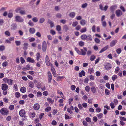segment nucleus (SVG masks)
<instances>
[{
  "mask_svg": "<svg viewBox=\"0 0 126 126\" xmlns=\"http://www.w3.org/2000/svg\"><path fill=\"white\" fill-rule=\"evenodd\" d=\"M80 24L82 26L85 25L86 23V21L84 19H82L80 21Z\"/></svg>",
  "mask_w": 126,
  "mask_h": 126,
  "instance_id": "412c9836",
  "label": "nucleus"
},
{
  "mask_svg": "<svg viewBox=\"0 0 126 126\" xmlns=\"http://www.w3.org/2000/svg\"><path fill=\"white\" fill-rule=\"evenodd\" d=\"M76 18L78 20H80L82 19V17L81 16H77Z\"/></svg>",
  "mask_w": 126,
  "mask_h": 126,
  "instance_id": "8fccbe9b",
  "label": "nucleus"
},
{
  "mask_svg": "<svg viewBox=\"0 0 126 126\" xmlns=\"http://www.w3.org/2000/svg\"><path fill=\"white\" fill-rule=\"evenodd\" d=\"M63 30H65L66 32H67L69 29L67 25H66L63 26Z\"/></svg>",
  "mask_w": 126,
  "mask_h": 126,
  "instance_id": "cd10ccee",
  "label": "nucleus"
},
{
  "mask_svg": "<svg viewBox=\"0 0 126 126\" xmlns=\"http://www.w3.org/2000/svg\"><path fill=\"white\" fill-rule=\"evenodd\" d=\"M21 42L19 41H15V43L17 46H19L21 44Z\"/></svg>",
  "mask_w": 126,
  "mask_h": 126,
  "instance_id": "a18cd8bd",
  "label": "nucleus"
},
{
  "mask_svg": "<svg viewBox=\"0 0 126 126\" xmlns=\"http://www.w3.org/2000/svg\"><path fill=\"white\" fill-rule=\"evenodd\" d=\"M0 113L4 115H7L9 113V111L6 108H3L1 109L0 110Z\"/></svg>",
  "mask_w": 126,
  "mask_h": 126,
  "instance_id": "f03ea898",
  "label": "nucleus"
},
{
  "mask_svg": "<svg viewBox=\"0 0 126 126\" xmlns=\"http://www.w3.org/2000/svg\"><path fill=\"white\" fill-rule=\"evenodd\" d=\"M20 91L22 93H24L26 92V88L24 87H22L20 88Z\"/></svg>",
  "mask_w": 126,
  "mask_h": 126,
  "instance_id": "393cba45",
  "label": "nucleus"
},
{
  "mask_svg": "<svg viewBox=\"0 0 126 126\" xmlns=\"http://www.w3.org/2000/svg\"><path fill=\"white\" fill-rule=\"evenodd\" d=\"M24 47H23V49L24 50H26L27 49V46L28 45V44L27 43H25L24 44Z\"/></svg>",
  "mask_w": 126,
  "mask_h": 126,
  "instance_id": "5701e85b",
  "label": "nucleus"
},
{
  "mask_svg": "<svg viewBox=\"0 0 126 126\" xmlns=\"http://www.w3.org/2000/svg\"><path fill=\"white\" fill-rule=\"evenodd\" d=\"M48 83H50L52 79V74L50 72H48Z\"/></svg>",
  "mask_w": 126,
  "mask_h": 126,
  "instance_id": "f8f14e48",
  "label": "nucleus"
},
{
  "mask_svg": "<svg viewBox=\"0 0 126 126\" xmlns=\"http://www.w3.org/2000/svg\"><path fill=\"white\" fill-rule=\"evenodd\" d=\"M15 96L17 98L19 97L20 96V94L18 92H16L15 93Z\"/></svg>",
  "mask_w": 126,
  "mask_h": 126,
  "instance_id": "2f4dec72",
  "label": "nucleus"
},
{
  "mask_svg": "<svg viewBox=\"0 0 126 126\" xmlns=\"http://www.w3.org/2000/svg\"><path fill=\"white\" fill-rule=\"evenodd\" d=\"M78 107L80 110H82L83 108L82 105V104H79L78 105Z\"/></svg>",
  "mask_w": 126,
  "mask_h": 126,
  "instance_id": "de8ad7c7",
  "label": "nucleus"
},
{
  "mask_svg": "<svg viewBox=\"0 0 126 126\" xmlns=\"http://www.w3.org/2000/svg\"><path fill=\"white\" fill-rule=\"evenodd\" d=\"M108 48L109 46L108 45H107L101 49V50L99 52V53H102L103 52L106 51Z\"/></svg>",
  "mask_w": 126,
  "mask_h": 126,
  "instance_id": "4468645a",
  "label": "nucleus"
},
{
  "mask_svg": "<svg viewBox=\"0 0 126 126\" xmlns=\"http://www.w3.org/2000/svg\"><path fill=\"white\" fill-rule=\"evenodd\" d=\"M28 85L31 88H33L34 87V84L32 82H30L29 83Z\"/></svg>",
  "mask_w": 126,
  "mask_h": 126,
  "instance_id": "4be33fe9",
  "label": "nucleus"
},
{
  "mask_svg": "<svg viewBox=\"0 0 126 126\" xmlns=\"http://www.w3.org/2000/svg\"><path fill=\"white\" fill-rule=\"evenodd\" d=\"M25 111L23 109L20 110L19 112V114L21 116H23L25 114Z\"/></svg>",
  "mask_w": 126,
  "mask_h": 126,
  "instance_id": "ddd939ff",
  "label": "nucleus"
},
{
  "mask_svg": "<svg viewBox=\"0 0 126 126\" xmlns=\"http://www.w3.org/2000/svg\"><path fill=\"white\" fill-rule=\"evenodd\" d=\"M90 88L89 86H86L85 88V89L86 91L87 92H88L90 90Z\"/></svg>",
  "mask_w": 126,
  "mask_h": 126,
  "instance_id": "69168bd1",
  "label": "nucleus"
},
{
  "mask_svg": "<svg viewBox=\"0 0 126 126\" xmlns=\"http://www.w3.org/2000/svg\"><path fill=\"white\" fill-rule=\"evenodd\" d=\"M46 63L47 66H49L50 64V60L48 56L47 55L45 58Z\"/></svg>",
  "mask_w": 126,
  "mask_h": 126,
  "instance_id": "20e7f679",
  "label": "nucleus"
},
{
  "mask_svg": "<svg viewBox=\"0 0 126 126\" xmlns=\"http://www.w3.org/2000/svg\"><path fill=\"white\" fill-rule=\"evenodd\" d=\"M47 100L49 102L52 104L54 102V100H52L50 98H48L47 99Z\"/></svg>",
  "mask_w": 126,
  "mask_h": 126,
  "instance_id": "09e8293b",
  "label": "nucleus"
},
{
  "mask_svg": "<svg viewBox=\"0 0 126 126\" xmlns=\"http://www.w3.org/2000/svg\"><path fill=\"white\" fill-rule=\"evenodd\" d=\"M105 93L107 95H109L110 94V92L109 91L106 89L105 90Z\"/></svg>",
  "mask_w": 126,
  "mask_h": 126,
  "instance_id": "4d7b16f0",
  "label": "nucleus"
},
{
  "mask_svg": "<svg viewBox=\"0 0 126 126\" xmlns=\"http://www.w3.org/2000/svg\"><path fill=\"white\" fill-rule=\"evenodd\" d=\"M5 49V46L4 45H1L0 46V51H3Z\"/></svg>",
  "mask_w": 126,
  "mask_h": 126,
  "instance_id": "bb28decb",
  "label": "nucleus"
},
{
  "mask_svg": "<svg viewBox=\"0 0 126 126\" xmlns=\"http://www.w3.org/2000/svg\"><path fill=\"white\" fill-rule=\"evenodd\" d=\"M81 26L80 25H78L76 27L75 29L76 30H78L80 29Z\"/></svg>",
  "mask_w": 126,
  "mask_h": 126,
  "instance_id": "774afa93",
  "label": "nucleus"
},
{
  "mask_svg": "<svg viewBox=\"0 0 126 126\" xmlns=\"http://www.w3.org/2000/svg\"><path fill=\"white\" fill-rule=\"evenodd\" d=\"M75 50L77 53L79 55H85L86 54V52L84 51L82 49H80L81 51H80L78 48L76 47H75Z\"/></svg>",
  "mask_w": 126,
  "mask_h": 126,
  "instance_id": "f257e3e1",
  "label": "nucleus"
},
{
  "mask_svg": "<svg viewBox=\"0 0 126 126\" xmlns=\"http://www.w3.org/2000/svg\"><path fill=\"white\" fill-rule=\"evenodd\" d=\"M5 34L8 36H9L10 35V34L8 31H6L5 32Z\"/></svg>",
  "mask_w": 126,
  "mask_h": 126,
  "instance_id": "58836bf2",
  "label": "nucleus"
},
{
  "mask_svg": "<svg viewBox=\"0 0 126 126\" xmlns=\"http://www.w3.org/2000/svg\"><path fill=\"white\" fill-rule=\"evenodd\" d=\"M45 20V19L44 18H40L39 22L40 23H42L44 22Z\"/></svg>",
  "mask_w": 126,
  "mask_h": 126,
  "instance_id": "a19ab883",
  "label": "nucleus"
},
{
  "mask_svg": "<svg viewBox=\"0 0 126 126\" xmlns=\"http://www.w3.org/2000/svg\"><path fill=\"white\" fill-rule=\"evenodd\" d=\"M87 31V29L86 27H84L82 28L80 30V32L81 33H83Z\"/></svg>",
  "mask_w": 126,
  "mask_h": 126,
  "instance_id": "c85d7f7f",
  "label": "nucleus"
},
{
  "mask_svg": "<svg viewBox=\"0 0 126 126\" xmlns=\"http://www.w3.org/2000/svg\"><path fill=\"white\" fill-rule=\"evenodd\" d=\"M79 44L80 46H82L84 45V43L82 41H80L79 42Z\"/></svg>",
  "mask_w": 126,
  "mask_h": 126,
  "instance_id": "052dcab7",
  "label": "nucleus"
},
{
  "mask_svg": "<svg viewBox=\"0 0 126 126\" xmlns=\"http://www.w3.org/2000/svg\"><path fill=\"white\" fill-rule=\"evenodd\" d=\"M56 30L58 31H60L61 30V27L60 25H58L56 26Z\"/></svg>",
  "mask_w": 126,
  "mask_h": 126,
  "instance_id": "603ef678",
  "label": "nucleus"
},
{
  "mask_svg": "<svg viewBox=\"0 0 126 126\" xmlns=\"http://www.w3.org/2000/svg\"><path fill=\"white\" fill-rule=\"evenodd\" d=\"M13 16V14L12 13H9L8 14V17L9 18H12Z\"/></svg>",
  "mask_w": 126,
  "mask_h": 126,
  "instance_id": "c03bdc74",
  "label": "nucleus"
},
{
  "mask_svg": "<svg viewBox=\"0 0 126 126\" xmlns=\"http://www.w3.org/2000/svg\"><path fill=\"white\" fill-rule=\"evenodd\" d=\"M47 49V44L46 41H44L42 43V50L43 51L45 52L46 50Z\"/></svg>",
  "mask_w": 126,
  "mask_h": 126,
  "instance_id": "39448f33",
  "label": "nucleus"
},
{
  "mask_svg": "<svg viewBox=\"0 0 126 126\" xmlns=\"http://www.w3.org/2000/svg\"><path fill=\"white\" fill-rule=\"evenodd\" d=\"M14 88L15 91H17L18 90L16 84H15L14 85Z\"/></svg>",
  "mask_w": 126,
  "mask_h": 126,
  "instance_id": "13d9d810",
  "label": "nucleus"
},
{
  "mask_svg": "<svg viewBox=\"0 0 126 126\" xmlns=\"http://www.w3.org/2000/svg\"><path fill=\"white\" fill-rule=\"evenodd\" d=\"M78 23L77 21H75L73 22L72 24V26L74 27H75Z\"/></svg>",
  "mask_w": 126,
  "mask_h": 126,
  "instance_id": "6e6d98bb",
  "label": "nucleus"
},
{
  "mask_svg": "<svg viewBox=\"0 0 126 126\" xmlns=\"http://www.w3.org/2000/svg\"><path fill=\"white\" fill-rule=\"evenodd\" d=\"M87 35L85 34H83V35L81 36V39L83 40H86Z\"/></svg>",
  "mask_w": 126,
  "mask_h": 126,
  "instance_id": "aec40b11",
  "label": "nucleus"
},
{
  "mask_svg": "<svg viewBox=\"0 0 126 126\" xmlns=\"http://www.w3.org/2000/svg\"><path fill=\"white\" fill-rule=\"evenodd\" d=\"M94 70L93 68H91L88 69V72L90 74H92L93 73Z\"/></svg>",
  "mask_w": 126,
  "mask_h": 126,
  "instance_id": "473e14b6",
  "label": "nucleus"
},
{
  "mask_svg": "<svg viewBox=\"0 0 126 126\" xmlns=\"http://www.w3.org/2000/svg\"><path fill=\"white\" fill-rule=\"evenodd\" d=\"M15 21L16 22H22L24 21V19L20 16L17 15L15 17Z\"/></svg>",
  "mask_w": 126,
  "mask_h": 126,
  "instance_id": "7ed1b4c3",
  "label": "nucleus"
},
{
  "mask_svg": "<svg viewBox=\"0 0 126 126\" xmlns=\"http://www.w3.org/2000/svg\"><path fill=\"white\" fill-rule=\"evenodd\" d=\"M2 89L3 90H7L8 87V85L6 84H3L2 85Z\"/></svg>",
  "mask_w": 126,
  "mask_h": 126,
  "instance_id": "9d476101",
  "label": "nucleus"
},
{
  "mask_svg": "<svg viewBox=\"0 0 126 126\" xmlns=\"http://www.w3.org/2000/svg\"><path fill=\"white\" fill-rule=\"evenodd\" d=\"M92 38L91 35H87L86 40L89 41H91L92 40Z\"/></svg>",
  "mask_w": 126,
  "mask_h": 126,
  "instance_id": "b1692460",
  "label": "nucleus"
},
{
  "mask_svg": "<svg viewBox=\"0 0 126 126\" xmlns=\"http://www.w3.org/2000/svg\"><path fill=\"white\" fill-rule=\"evenodd\" d=\"M28 24L30 26H33L34 25L33 23L31 20H30L28 22Z\"/></svg>",
  "mask_w": 126,
  "mask_h": 126,
  "instance_id": "37998d69",
  "label": "nucleus"
},
{
  "mask_svg": "<svg viewBox=\"0 0 126 126\" xmlns=\"http://www.w3.org/2000/svg\"><path fill=\"white\" fill-rule=\"evenodd\" d=\"M8 64V63L7 62H4L3 63L2 65L3 67L6 66Z\"/></svg>",
  "mask_w": 126,
  "mask_h": 126,
  "instance_id": "338daca9",
  "label": "nucleus"
},
{
  "mask_svg": "<svg viewBox=\"0 0 126 126\" xmlns=\"http://www.w3.org/2000/svg\"><path fill=\"white\" fill-rule=\"evenodd\" d=\"M36 60L37 61H38L39 58L41 57V56L40 53L38 52L36 54Z\"/></svg>",
  "mask_w": 126,
  "mask_h": 126,
  "instance_id": "72a5a7b5",
  "label": "nucleus"
},
{
  "mask_svg": "<svg viewBox=\"0 0 126 126\" xmlns=\"http://www.w3.org/2000/svg\"><path fill=\"white\" fill-rule=\"evenodd\" d=\"M101 111V109L97 107L96 108V111L97 112L99 113Z\"/></svg>",
  "mask_w": 126,
  "mask_h": 126,
  "instance_id": "680f3d73",
  "label": "nucleus"
},
{
  "mask_svg": "<svg viewBox=\"0 0 126 126\" xmlns=\"http://www.w3.org/2000/svg\"><path fill=\"white\" fill-rule=\"evenodd\" d=\"M116 51L118 54H119L121 52V49L120 48H118L116 49Z\"/></svg>",
  "mask_w": 126,
  "mask_h": 126,
  "instance_id": "4c0bfd02",
  "label": "nucleus"
},
{
  "mask_svg": "<svg viewBox=\"0 0 126 126\" xmlns=\"http://www.w3.org/2000/svg\"><path fill=\"white\" fill-rule=\"evenodd\" d=\"M116 16L118 17L120 16L123 14L122 12L120 10H116L115 12Z\"/></svg>",
  "mask_w": 126,
  "mask_h": 126,
  "instance_id": "6e6552de",
  "label": "nucleus"
},
{
  "mask_svg": "<svg viewBox=\"0 0 126 126\" xmlns=\"http://www.w3.org/2000/svg\"><path fill=\"white\" fill-rule=\"evenodd\" d=\"M50 33L53 35H55L56 34L55 31L53 30H51L50 31Z\"/></svg>",
  "mask_w": 126,
  "mask_h": 126,
  "instance_id": "0e129e2a",
  "label": "nucleus"
},
{
  "mask_svg": "<svg viewBox=\"0 0 126 126\" xmlns=\"http://www.w3.org/2000/svg\"><path fill=\"white\" fill-rule=\"evenodd\" d=\"M104 66L105 69L107 70H110L112 67L111 64L110 63H107Z\"/></svg>",
  "mask_w": 126,
  "mask_h": 126,
  "instance_id": "423d86ee",
  "label": "nucleus"
},
{
  "mask_svg": "<svg viewBox=\"0 0 126 126\" xmlns=\"http://www.w3.org/2000/svg\"><path fill=\"white\" fill-rule=\"evenodd\" d=\"M103 114L102 113H100L99 114H97L96 116L98 117V118L99 119H100L102 117Z\"/></svg>",
  "mask_w": 126,
  "mask_h": 126,
  "instance_id": "c9c22d12",
  "label": "nucleus"
},
{
  "mask_svg": "<svg viewBox=\"0 0 126 126\" xmlns=\"http://www.w3.org/2000/svg\"><path fill=\"white\" fill-rule=\"evenodd\" d=\"M14 106L13 105H10L9 107V109L11 110H12L14 108Z\"/></svg>",
  "mask_w": 126,
  "mask_h": 126,
  "instance_id": "864d4df0",
  "label": "nucleus"
},
{
  "mask_svg": "<svg viewBox=\"0 0 126 126\" xmlns=\"http://www.w3.org/2000/svg\"><path fill=\"white\" fill-rule=\"evenodd\" d=\"M42 94L41 92L39 91L37 92V96L38 97H40L42 96Z\"/></svg>",
  "mask_w": 126,
  "mask_h": 126,
  "instance_id": "3c124183",
  "label": "nucleus"
},
{
  "mask_svg": "<svg viewBox=\"0 0 126 126\" xmlns=\"http://www.w3.org/2000/svg\"><path fill=\"white\" fill-rule=\"evenodd\" d=\"M22 8L21 7H18L16 8L15 10V11L16 13H20V11L21 10Z\"/></svg>",
  "mask_w": 126,
  "mask_h": 126,
  "instance_id": "f704fd0d",
  "label": "nucleus"
},
{
  "mask_svg": "<svg viewBox=\"0 0 126 126\" xmlns=\"http://www.w3.org/2000/svg\"><path fill=\"white\" fill-rule=\"evenodd\" d=\"M96 58V57L94 55H92L90 58V60L91 61H93Z\"/></svg>",
  "mask_w": 126,
  "mask_h": 126,
  "instance_id": "e433bc0d",
  "label": "nucleus"
},
{
  "mask_svg": "<svg viewBox=\"0 0 126 126\" xmlns=\"http://www.w3.org/2000/svg\"><path fill=\"white\" fill-rule=\"evenodd\" d=\"M117 78V76L116 75H114L112 77V80L114 81Z\"/></svg>",
  "mask_w": 126,
  "mask_h": 126,
  "instance_id": "49530a36",
  "label": "nucleus"
},
{
  "mask_svg": "<svg viewBox=\"0 0 126 126\" xmlns=\"http://www.w3.org/2000/svg\"><path fill=\"white\" fill-rule=\"evenodd\" d=\"M117 8V6L116 5H112L110 8L109 9L111 12L114 13V11Z\"/></svg>",
  "mask_w": 126,
  "mask_h": 126,
  "instance_id": "0eeeda50",
  "label": "nucleus"
},
{
  "mask_svg": "<svg viewBox=\"0 0 126 126\" xmlns=\"http://www.w3.org/2000/svg\"><path fill=\"white\" fill-rule=\"evenodd\" d=\"M75 15V13L74 12H72L70 13L69 14V16L70 17L72 18H74Z\"/></svg>",
  "mask_w": 126,
  "mask_h": 126,
  "instance_id": "6ab92c4d",
  "label": "nucleus"
},
{
  "mask_svg": "<svg viewBox=\"0 0 126 126\" xmlns=\"http://www.w3.org/2000/svg\"><path fill=\"white\" fill-rule=\"evenodd\" d=\"M67 110V112L70 114H71L73 112L72 111H73V110L71 109L70 108H68Z\"/></svg>",
  "mask_w": 126,
  "mask_h": 126,
  "instance_id": "79ce46f5",
  "label": "nucleus"
},
{
  "mask_svg": "<svg viewBox=\"0 0 126 126\" xmlns=\"http://www.w3.org/2000/svg\"><path fill=\"white\" fill-rule=\"evenodd\" d=\"M51 110V108L50 107H48L46 108L45 109V111L48 112L50 111Z\"/></svg>",
  "mask_w": 126,
  "mask_h": 126,
  "instance_id": "7c9ffc66",
  "label": "nucleus"
},
{
  "mask_svg": "<svg viewBox=\"0 0 126 126\" xmlns=\"http://www.w3.org/2000/svg\"><path fill=\"white\" fill-rule=\"evenodd\" d=\"M17 25L16 24H13L11 25V29L12 30H14L16 29Z\"/></svg>",
  "mask_w": 126,
  "mask_h": 126,
  "instance_id": "a211bd4d",
  "label": "nucleus"
},
{
  "mask_svg": "<svg viewBox=\"0 0 126 126\" xmlns=\"http://www.w3.org/2000/svg\"><path fill=\"white\" fill-rule=\"evenodd\" d=\"M20 61L22 64H23L25 62V60L22 57H21Z\"/></svg>",
  "mask_w": 126,
  "mask_h": 126,
  "instance_id": "e2e57ef3",
  "label": "nucleus"
},
{
  "mask_svg": "<svg viewBox=\"0 0 126 126\" xmlns=\"http://www.w3.org/2000/svg\"><path fill=\"white\" fill-rule=\"evenodd\" d=\"M91 90L92 92L93 93H95L96 92V88L94 86H92L91 88Z\"/></svg>",
  "mask_w": 126,
  "mask_h": 126,
  "instance_id": "a878e982",
  "label": "nucleus"
},
{
  "mask_svg": "<svg viewBox=\"0 0 126 126\" xmlns=\"http://www.w3.org/2000/svg\"><path fill=\"white\" fill-rule=\"evenodd\" d=\"M13 81V80L11 79H8L7 83L9 85H12V83Z\"/></svg>",
  "mask_w": 126,
  "mask_h": 126,
  "instance_id": "c756f323",
  "label": "nucleus"
},
{
  "mask_svg": "<svg viewBox=\"0 0 126 126\" xmlns=\"http://www.w3.org/2000/svg\"><path fill=\"white\" fill-rule=\"evenodd\" d=\"M51 124L54 126L56 125L57 124V122L55 120H53L52 121Z\"/></svg>",
  "mask_w": 126,
  "mask_h": 126,
  "instance_id": "bf43d9fd",
  "label": "nucleus"
},
{
  "mask_svg": "<svg viewBox=\"0 0 126 126\" xmlns=\"http://www.w3.org/2000/svg\"><path fill=\"white\" fill-rule=\"evenodd\" d=\"M27 61L28 62L31 63H33L35 62L34 60L33 59L29 57H28L27 58Z\"/></svg>",
  "mask_w": 126,
  "mask_h": 126,
  "instance_id": "2eb2a0df",
  "label": "nucleus"
},
{
  "mask_svg": "<svg viewBox=\"0 0 126 126\" xmlns=\"http://www.w3.org/2000/svg\"><path fill=\"white\" fill-rule=\"evenodd\" d=\"M117 41L116 40H112L110 43V46L112 47L115 46L117 43Z\"/></svg>",
  "mask_w": 126,
  "mask_h": 126,
  "instance_id": "1a4fd4ad",
  "label": "nucleus"
},
{
  "mask_svg": "<svg viewBox=\"0 0 126 126\" xmlns=\"http://www.w3.org/2000/svg\"><path fill=\"white\" fill-rule=\"evenodd\" d=\"M85 73L84 71L82 70L81 72H79V75L80 77H81L82 76H85Z\"/></svg>",
  "mask_w": 126,
  "mask_h": 126,
  "instance_id": "f3484780",
  "label": "nucleus"
},
{
  "mask_svg": "<svg viewBox=\"0 0 126 126\" xmlns=\"http://www.w3.org/2000/svg\"><path fill=\"white\" fill-rule=\"evenodd\" d=\"M40 106L38 103H36L33 106V108L35 110H38L40 108Z\"/></svg>",
  "mask_w": 126,
  "mask_h": 126,
  "instance_id": "9b49d317",
  "label": "nucleus"
},
{
  "mask_svg": "<svg viewBox=\"0 0 126 126\" xmlns=\"http://www.w3.org/2000/svg\"><path fill=\"white\" fill-rule=\"evenodd\" d=\"M87 5L88 4L87 3H85L82 5L81 7L83 8H85L87 7Z\"/></svg>",
  "mask_w": 126,
  "mask_h": 126,
  "instance_id": "ea45409f",
  "label": "nucleus"
},
{
  "mask_svg": "<svg viewBox=\"0 0 126 126\" xmlns=\"http://www.w3.org/2000/svg\"><path fill=\"white\" fill-rule=\"evenodd\" d=\"M43 94L44 95L46 96L48 94V93L47 91H45L43 92Z\"/></svg>",
  "mask_w": 126,
  "mask_h": 126,
  "instance_id": "5fc2aeb1",
  "label": "nucleus"
},
{
  "mask_svg": "<svg viewBox=\"0 0 126 126\" xmlns=\"http://www.w3.org/2000/svg\"><path fill=\"white\" fill-rule=\"evenodd\" d=\"M29 32L30 33L33 34L35 32V29L33 28H31L29 29Z\"/></svg>",
  "mask_w": 126,
  "mask_h": 126,
  "instance_id": "dca6fc26",
  "label": "nucleus"
}]
</instances>
